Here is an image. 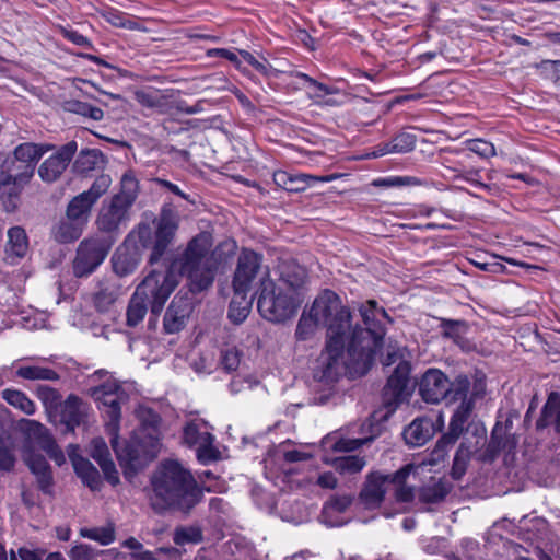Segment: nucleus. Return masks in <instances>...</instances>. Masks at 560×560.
<instances>
[{
    "mask_svg": "<svg viewBox=\"0 0 560 560\" xmlns=\"http://www.w3.org/2000/svg\"><path fill=\"white\" fill-rule=\"evenodd\" d=\"M90 456L100 465L105 479L112 486L119 483L118 471L110 457L108 446L103 438H94L91 441Z\"/></svg>",
    "mask_w": 560,
    "mask_h": 560,
    "instance_id": "nucleus-22",
    "label": "nucleus"
},
{
    "mask_svg": "<svg viewBox=\"0 0 560 560\" xmlns=\"http://www.w3.org/2000/svg\"><path fill=\"white\" fill-rule=\"evenodd\" d=\"M144 217L152 219L154 226V231L142 242V248L150 250L148 265L153 267L163 261L165 269H152L142 279V317L147 303L152 315H159L183 279H186L188 292H207L213 285L218 271L215 260L209 255L208 238L202 234L194 236L184 248L179 247L165 257L178 230V217L171 206L164 205L159 217H154L152 212L144 213Z\"/></svg>",
    "mask_w": 560,
    "mask_h": 560,
    "instance_id": "nucleus-2",
    "label": "nucleus"
},
{
    "mask_svg": "<svg viewBox=\"0 0 560 560\" xmlns=\"http://www.w3.org/2000/svg\"><path fill=\"white\" fill-rule=\"evenodd\" d=\"M233 291L234 295L229 305L228 317L232 323L238 325L247 318L254 298L257 295L255 293L254 295L248 296V292H238V290Z\"/></svg>",
    "mask_w": 560,
    "mask_h": 560,
    "instance_id": "nucleus-31",
    "label": "nucleus"
},
{
    "mask_svg": "<svg viewBox=\"0 0 560 560\" xmlns=\"http://www.w3.org/2000/svg\"><path fill=\"white\" fill-rule=\"evenodd\" d=\"M102 552L88 544H79L72 547L68 555L71 560H95Z\"/></svg>",
    "mask_w": 560,
    "mask_h": 560,
    "instance_id": "nucleus-49",
    "label": "nucleus"
},
{
    "mask_svg": "<svg viewBox=\"0 0 560 560\" xmlns=\"http://www.w3.org/2000/svg\"><path fill=\"white\" fill-rule=\"evenodd\" d=\"M411 365L408 361L400 360L393 373L388 376L382 392V401L387 412L392 413L410 395Z\"/></svg>",
    "mask_w": 560,
    "mask_h": 560,
    "instance_id": "nucleus-12",
    "label": "nucleus"
},
{
    "mask_svg": "<svg viewBox=\"0 0 560 560\" xmlns=\"http://www.w3.org/2000/svg\"><path fill=\"white\" fill-rule=\"evenodd\" d=\"M80 535L83 538H89L98 541L103 546H107L115 540V527L108 524L103 527L82 528Z\"/></svg>",
    "mask_w": 560,
    "mask_h": 560,
    "instance_id": "nucleus-43",
    "label": "nucleus"
},
{
    "mask_svg": "<svg viewBox=\"0 0 560 560\" xmlns=\"http://www.w3.org/2000/svg\"><path fill=\"white\" fill-rule=\"evenodd\" d=\"M78 150L75 141L61 145L54 154L46 159L38 167V176L45 183H55L65 173Z\"/></svg>",
    "mask_w": 560,
    "mask_h": 560,
    "instance_id": "nucleus-15",
    "label": "nucleus"
},
{
    "mask_svg": "<svg viewBox=\"0 0 560 560\" xmlns=\"http://www.w3.org/2000/svg\"><path fill=\"white\" fill-rule=\"evenodd\" d=\"M166 98L159 92H142V107L163 113L166 107Z\"/></svg>",
    "mask_w": 560,
    "mask_h": 560,
    "instance_id": "nucleus-51",
    "label": "nucleus"
},
{
    "mask_svg": "<svg viewBox=\"0 0 560 560\" xmlns=\"http://www.w3.org/2000/svg\"><path fill=\"white\" fill-rule=\"evenodd\" d=\"M214 436L209 432H203L202 442L197 448V459L203 465L217 462L221 457V453L213 446Z\"/></svg>",
    "mask_w": 560,
    "mask_h": 560,
    "instance_id": "nucleus-41",
    "label": "nucleus"
},
{
    "mask_svg": "<svg viewBox=\"0 0 560 560\" xmlns=\"http://www.w3.org/2000/svg\"><path fill=\"white\" fill-rule=\"evenodd\" d=\"M194 310L189 298L175 295L163 317V331L177 334L186 327L187 320Z\"/></svg>",
    "mask_w": 560,
    "mask_h": 560,
    "instance_id": "nucleus-17",
    "label": "nucleus"
},
{
    "mask_svg": "<svg viewBox=\"0 0 560 560\" xmlns=\"http://www.w3.org/2000/svg\"><path fill=\"white\" fill-rule=\"evenodd\" d=\"M22 457L25 465L35 476L38 488L44 493H51L54 478L51 467L46 458L40 454H36L30 446L23 447Z\"/></svg>",
    "mask_w": 560,
    "mask_h": 560,
    "instance_id": "nucleus-19",
    "label": "nucleus"
},
{
    "mask_svg": "<svg viewBox=\"0 0 560 560\" xmlns=\"http://www.w3.org/2000/svg\"><path fill=\"white\" fill-rule=\"evenodd\" d=\"M210 491L177 459H162L149 477V504L159 514L189 515Z\"/></svg>",
    "mask_w": 560,
    "mask_h": 560,
    "instance_id": "nucleus-3",
    "label": "nucleus"
},
{
    "mask_svg": "<svg viewBox=\"0 0 560 560\" xmlns=\"http://www.w3.org/2000/svg\"><path fill=\"white\" fill-rule=\"evenodd\" d=\"M337 478L334 472H324L318 477L317 483L325 489H335L337 487Z\"/></svg>",
    "mask_w": 560,
    "mask_h": 560,
    "instance_id": "nucleus-63",
    "label": "nucleus"
},
{
    "mask_svg": "<svg viewBox=\"0 0 560 560\" xmlns=\"http://www.w3.org/2000/svg\"><path fill=\"white\" fill-rule=\"evenodd\" d=\"M352 495H336L328 501L322 511L320 518L324 524L330 527L341 526L345 523L332 518L334 513H343L352 503Z\"/></svg>",
    "mask_w": 560,
    "mask_h": 560,
    "instance_id": "nucleus-33",
    "label": "nucleus"
},
{
    "mask_svg": "<svg viewBox=\"0 0 560 560\" xmlns=\"http://www.w3.org/2000/svg\"><path fill=\"white\" fill-rule=\"evenodd\" d=\"M77 446L70 445L69 458L72 463L75 474L92 491L100 490L102 487V480L98 470L89 459L77 454L74 452Z\"/></svg>",
    "mask_w": 560,
    "mask_h": 560,
    "instance_id": "nucleus-23",
    "label": "nucleus"
},
{
    "mask_svg": "<svg viewBox=\"0 0 560 560\" xmlns=\"http://www.w3.org/2000/svg\"><path fill=\"white\" fill-rule=\"evenodd\" d=\"M112 178L107 174H102L93 182L89 190L81 192L93 205L101 198L109 188Z\"/></svg>",
    "mask_w": 560,
    "mask_h": 560,
    "instance_id": "nucleus-45",
    "label": "nucleus"
},
{
    "mask_svg": "<svg viewBox=\"0 0 560 560\" xmlns=\"http://www.w3.org/2000/svg\"><path fill=\"white\" fill-rule=\"evenodd\" d=\"M102 161L103 154L101 151L95 149L82 150L77 156L72 167L75 173L85 174L95 170Z\"/></svg>",
    "mask_w": 560,
    "mask_h": 560,
    "instance_id": "nucleus-39",
    "label": "nucleus"
},
{
    "mask_svg": "<svg viewBox=\"0 0 560 560\" xmlns=\"http://www.w3.org/2000/svg\"><path fill=\"white\" fill-rule=\"evenodd\" d=\"M108 21L115 26L126 27L129 30H133L137 25V22L130 20V18L127 15L113 14Z\"/></svg>",
    "mask_w": 560,
    "mask_h": 560,
    "instance_id": "nucleus-62",
    "label": "nucleus"
},
{
    "mask_svg": "<svg viewBox=\"0 0 560 560\" xmlns=\"http://www.w3.org/2000/svg\"><path fill=\"white\" fill-rule=\"evenodd\" d=\"M203 433L199 432L198 425L194 422H189L183 430V440L188 446L201 444Z\"/></svg>",
    "mask_w": 560,
    "mask_h": 560,
    "instance_id": "nucleus-57",
    "label": "nucleus"
},
{
    "mask_svg": "<svg viewBox=\"0 0 560 560\" xmlns=\"http://www.w3.org/2000/svg\"><path fill=\"white\" fill-rule=\"evenodd\" d=\"M552 427L555 432L560 435V393L551 392L544 404L539 418L536 420L535 430L541 432Z\"/></svg>",
    "mask_w": 560,
    "mask_h": 560,
    "instance_id": "nucleus-24",
    "label": "nucleus"
},
{
    "mask_svg": "<svg viewBox=\"0 0 560 560\" xmlns=\"http://www.w3.org/2000/svg\"><path fill=\"white\" fill-rule=\"evenodd\" d=\"M416 472L417 467L413 464H407L393 474L371 472L359 498L366 509L378 508L384 501L388 486H392L395 500L409 503L415 499V487L408 485V479Z\"/></svg>",
    "mask_w": 560,
    "mask_h": 560,
    "instance_id": "nucleus-5",
    "label": "nucleus"
},
{
    "mask_svg": "<svg viewBox=\"0 0 560 560\" xmlns=\"http://www.w3.org/2000/svg\"><path fill=\"white\" fill-rule=\"evenodd\" d=\"M114 241L109 237L95 235L80 242L72 262L77 278L93 273L107 257Z\"/></svg>",
    "mask_w": 560,
    "mask_h": 560,
    "instance_id": "nucleus-9",
    "label": "nucleus"
},
{
    "mask_svg": "<svg viewBox=\"0 0 560 560\" xmlns=\"http://www.w3.org/2000/svg\"><path fill=\"white\" fill-rule=\"evenodd\" d=\"M119 295L118 284L110 281H102L94 293V305L100 312H106L115 303Z\"/></svg>",
    "mask_w": 560,
    "mask_h": 560,
    "instance_id": "nucleus-35",
    "label": "nucleus"
},
{
    "mask_svg": "<svg viewBox=\"0 0 560 560\" xmlns=\"http://www.w3.org/2000/svg\"><path fill=\"white\" fill-rule=\"evenodd\" d=\"M334 177L335 176L291 174L285 171H276L273 173L275 184L289 192L303 191L307 187L314 186L318 182H330Z\"/></svg>",
    "mask_w": 560,
    "mask_h": 560,
    "instance_id": "nucleus-21",
    "label": "nucleus"
},
{
    "mask_svg": "<svg viewBox=\"0 0 560 560\" xmlns=\"http://www.w3.org/2000/svg\"><path fill=\"white\" fill-rule=\"evenodd\" d=\"M365 459L357 455H348L338 459L337 468L341 472L357 474L365 466Z\"/></svg>",
    "mask_w": 560,
    "mask_h": 560,
    "instance_id": "nucleus-47",
    "label": "nucleus"
},
{
    "mask_svg": "<svg viewBox=\"0 0 560 560\" xmlns=\"http://www.w3.org/2000/svg\"><path fill=\"white\" fill-rule=\"evenodd\" d=\"M142 464L155 459L162 448L161 423L159 413L142 405Z\"/></svg>",
    "mask_w": 560,
    "mask_h": 560,
    "instance_id": "nucleus-14",
    "label": "nucleus"
},
{
    "mask_svg": "<svg viewBox=\"0 0 560 560\" xmlns=\"http://www.w3.org/2000/svg\"><path fill=\"white\" fill-rule=\"evenodd\" d=\"M28 249V242L25 230L21 226H13L8 231V245L7 250L22 258L26 255Z\"/></svg>",
    "mask_w": 560,
    "mask_h": 560,
    "instance_id": "nucleus-38",
    "label": "nucleus"
},
{
    "mask_svg": "<svg viewBox=\"0 0 560 560\" xmlns=\"http://www.w3.org/2000/svg\"><path fill=\"white\" fill-rule=\"evenodd\" d=\"M73 110L94 120H101L104 116V113L101 108L82 102L75 103Z\"/></svg>",
    "mask_w": 560,
    "mask_h": 560,
    "instance_id": "nucleus-58",
    "label": "nucleus"
},
{
    "mask_svg": "<svg viewBox=\"0 0 560 560\" xmlns=\"http://www.w3.org/2000/svg\"><path fill=\"white\" fill-rule=\"evenodd\" d=\"M208 56H210V57L219 56V57L225 58L229 61H231L236 67V69L242 70V62H241L237 54L230 49H225V48L210 49V50H208Z\"/></svg>",
    "mask_w": 560,
    "mask_h": 560,
    "instance_id": "nucleus-59",
    "label": "nucleus"
},
{
    "mask_svg": "<svg viewBox=\"0 0 560 560\" xmlns=\"http://www.w3.org/2000/svg\"><path fill=\"white\" fill-rule=\"evenodd\" d=\"M470 388V381L467 375L458 374L453 381L448 378V386H446L447 395L445 401L447 404L462 402H474L472 398L468 399V393Z\"/></svg>",
    "mask_w": 560,
    "mask_h": 560,
    "instance_id": "nucleus-34",
    "label": "nucleus"
},
{
    "mask_svg": "<svg viewBox=\"0 0 560 560\" xmlns=\"http://www.w3.org/2000/svg\"><path fill=\"white\" fill-rule=\"evenodd\" d=\"M93 203L82 194H79L69 202L66 215L86 224Z\"/></svg>",
    "mask_w": 560,
    "mask_h": 560,
    "instance_id": "nucleus-40",
    "label": "nucleus"
},
{
    "mask_svg": "<svg viewBox=\"0 0 560 560\" xmlns=\"http://www.w3.org/2000/svg\"><path fill=\"white\" fill-rule=\"evenodd\" d=\"M448 377L439 369H429L419 382V394L425 402L439 404L447 395Z\"/></svg>",
    "mask_w": 560,
    "mask_h": 560,
    "instance_id": "nucleus-18",
    "label": "nucleus"
},
{
    "mask_svg": "<svg viewBox=\"0 0 560 560\" xmlns=\"http://www.w3.org/2000/svg\"><path fill=\"white\" fill-rule=\"evenodd\" d=\"M467 149L477 155L489 159L495 155V148L491 142L483 139H470L466 141Z\"/></svg>",
    "mask_w": 560,
    "mask_h": 560,
    "instance_id": "nucleus-48",
    "label": "nucleus"
},
{
    "mask_svg": "<svg viewBox=\"0 0 560 560\" xmlns=\"http://www.w3.org/2000/svg\"><path fill=\"white\" fill-rule=\"evenodd\" d=\"M90 393L107 419L106 425L114 435L110 443L124 477L133 483L138 480L140 470V438L132 433L128 440L119 443L117 436L121 406L128 401V395L116 381H107L100 386L92 387Z\"/></svg>",
    "mask_w": 560,
    "mask_h": 560,
    "instance_id": "nucleus-4",
    "label": "nucleus"
},
{
    "mask_svg": "<svg viewBox=\"0 0 560 560\" xmlns=\"http://www.w3.org/2000/svg\"><path fill=\"white\" fill-rule=\"evenodd\" d=\"M296 77L300 78L301 80L307 82L310 84V86H313L316 90L320 91L322 92L320 95H328V94L332 93V91L326 84H323V83L316 81L315 79L311 78L310 75H307L305 73L299 72L296 74Z\"/></svg>",
    "mask_w": 560,
    "mask_h": 560,
    "instance_id": "nucleus-61",
    "label": "nucleus"
},
{
    "mask_svg": "<svg viewBox=\"0 0 560 560\" xmlns=\"http://www.w3.org/2000/svg\"><path fill=\"white\" fill-rule=\"evenodd\" d=\"M342 374H346L348 375L350 378H352L349 373H347L345 370H342L341 374L334 381L331 382H324V381H318L316 380L314 376H313V381L315 383L319 385H323L325 386V389L322 392V393H315L314 397H313V402L315 405H325L329 398L331 397L332 395V385L338 381V378L342 375Z\"/></svg>",
    "mask_w": 560,
    "mask_h": 560,
    "instance_id": "nucleus-53",
    "label": "nucleus"
},
{
    "mask_svg": "<svg viewBox=\"0 0 560 560\" xmlns=\"http://www.w3.org/2000/svg\"><path fill=\"white\" fill-rule=\"evenodd\" d=\"M242 352L236 348H229L222 352L221 364L228 372L235 371L241 362Z\"/></svg>",
    "mask_w": 560,
    "mask_h": 560,
    "instance_id": "nucleus-54",
    "label": "nucleus"
},
{
    "mask_svg": "<svg viewBox=\"0 0 560 560\" xmlns=\"http://www.w3.org/2000/svg\"><path fill=\"white\" fill-rule=\"evenodd\" d=\"M2 397L9 405L20 409L26 415H33L35 412L34 402L21 390L4 389Z\"/></svg>",
    "mask_w": 560,
    "mask_h": 560,
    "instance_id": "nucleus-42",
    "label": "nucleus"
},
{
    "mask_svg": "<svg viewBox=\"0 0 560 560\" xmlns=\"http://www.w3.org/2000/svg\"><path fill=\"white\" fill-rule=\"evenodd\" d=\"M319 324L320 323L312 316L310 312L307 315L303 312L295 330L296 339L301 341L311 339L315 335Z\"/></svg>",
    "mask_w": 560,
    "mask_h": 560,
    "instance_id": "nucleus-44",
    "label": "nucleus"
},
{
    "mask_svg": "<svg viewBox=\"0 0 560 560\" xmlns=\"http://www.w3.org/2000/svg\"><path fill=\"white\" fill-rule=\"evenodd\" d=\"M472 409L474 402H462L458 405L451 418L448 431L438 440L432 451L433 460H443L447 451L457 442L464 432L471 434L476 439L475 443H486V427L479 421L470 420Z\"/></svg>",
    "mask_w": 560,
    "mask_h": 560,
    "instance_id": "nucleus-6",
    "label": "nucleus"
},
{
    "mask_svg": "<svg viewBox=\"0 0 560 560\" xmlns=\"http://www.w3.org/2000/svg\"><path fill=\"white\" fill-rule=\"evenodd\" d=\"M434 434L433 421L429 418L415 419L402 432L405 442L410 446H422Z\"/></svg>",
    "mask_w": 560,
    "mask_h": 560,
    "instance_id": "nucleus-25",
    "label": "nucleus"
},
{
    "mask_svg": "<svg viewBox=\"0 0 560 560\" xmlns=\"http://www.w3.org/2000/svg\"><path fill=\"white\" fill-rule=\"evenodd\" d=\"M363 326L352 325L351 313L337 293L324 290L313 302L310 313L327 328L324 351L316 360L314 377L331 382L345 370L351 377H361L371 369L383 347L387 314L374 300L360 307Z\"/></svg>",
    "mask_w": 560,
    "mask_h": 560,
    "instance_id": "nucleus-1",
    "label": "nucleus"
},
{
    "mask_svg": "<svg viewBox=\"0 0 560 560\" xmlns=\"http://www.w3.org/2000/svg\"><path fill=\"white\" fill-rule=\"evenodd\" d=\"M140 284L135 288V292L130 299L127 310V325L136 327L140 323Z\"/></svg>",
    "mask_w": 560,
    "mask_h": 560,
    "instance_id": "nucleus-50",
    "label": "nucleus"
},
{
    "mask_svg": "<svg viewBox=\"0 0 560 560\" xmlns=\"http://www.w3.org/2000/svg\"><path fill=\"white\" fill-rule=\"evenodd\" d=\"M38 398L46 407H54L58 404L60 395L58 392L49 386L39 385L36 389Z\"/></svg>",
    "mask_w": 560,
    "mask_h": 560,
    "instance_id": "nucleus-56",
    "label": "nucleus"
},
{
    "mask_svg": "<svg viewBox=\"0 0 560 560\" xmlns=\"http://www.w3.org/2000/svg\"><path fill=\"white\" fill-rule=\"evenodd\" d=\"M140 224L136 225L116 249L112 261L115 273L120 277L132 273L140 260Z\"/></svg>",
    "mask_w": 560,
    "mask_h": 560,
    "instance_id": "nucleus-13",
    "label": "nucleus"
},
{
    "mask_svg": "<svg viewBox=\"0 0 560 560\" xmlns=\"http://www.w3.org/2000/svg\"><path fill=\"white\" fill-rule=\"evenodd\" d=\"M14 173L10 171V165L0 160V189L10 185L14 186Z\"/></svg>",
    "mask_w": 560,
    "mask_h": 560,
    "instance_id": "nucleus-60",
    "label": "nucleus"
},
{
    "mask_svg": "<svg viewBox=\"0 0 560 560\" xmlns=\"http://www.w3.org/2000/svg\"><path fill=\"white\" fill-rule=\"evenodd\" d=\"M417 138L412 133L401 132L392 139V150L394 153H407L415 149Z\"/></svg>",
    "mask_w": 560,
    "mask_h": 560,
    "instance_id": "nucleus-46",
    "label": "nucleus"
},
{
    "mask_svg": "<svg viewBox=\"0 0 560 560\" xmlns=\"http://www.w3.org/2000/svg\"><path fill=\"white\" fill-rule=\"evenodd\" d=\"M256 279L259 281V287H261L265 279H270L269 269L262 267V255L252 249H243L238 255L234 271L233 290L249 292Z\"/></svg>",
    "mask_w": 560,
    "mask_h": 560,
    "instance_id": "nucleus-11",
    "label": "nucleus"
},
{
    "mask_svg": "<svg viewBox=\"0 0 560 560\" xmlns=\"http://www.w3.org/2000/svg\"><path fill=\"white\" fill-rule=\"evenodd\" d=\"M453 490V485L445 479L433 480L422 486L418 491V499L421 503L439 504L443 502Z\"/></svg>",
    "mask_w": 560,
    "mask_h": 560,
    "instance_id": "nucleus-29",
    "label": "nucleus"
},
{
    "mask_svg": "<svg viewBox=\"0 0 560 560\" xmlns=\"http://www.w3.org/2000/svg\"><path fill=\"white\" fill-rule=\"evenodd\" d=\"M15 373L19 377L27 381H58L60 378L55 370L40 365H22Z\"/></svg>",
    "mask_w": 560,
    "mask_h": 560,
    "instance_id": "nucleus-37",
    "label": "nucleus"
},
{
    "mask_svg": "<svg viewBox=\"0 0 560 560\" xmlns=\"http://www.w3.org/2000/svg\"><path fill=\"white\" fill-rule=\"evenodd\" d=\"M138 191L139 183L133 173H125L120 180V191L100 210L96 223L102 232L112 233L129 220L130 208L138 197Z\"/></svg>",
    "mask_w": 560,
    "mask_h": 560,
    "instance_id": "nucleus-7",
    "label": "nucleus"
},
{
    "mask_svg": "<svg viewBox=\"0 0 560 560\" xmlns=\"http://www.w3.org/2000/svg\"><path fill=\"white\" fill-rule=\"evenodd\" d=\"M441 327L443 329V337L452 339L453 342L462 349V351L468 353L476 350V345L466 337L468 331V325L466 322L443 319Z\"/></svg>",
    "mask_w": 560,
    "mask_h": 560,
    "instance_id": "nucleus-26",
    "label": "nucleus"
},
{
    "mask_svg": "<svg viewBox=\"0 0 560 560\" xmlns=\"http://www.w3.org/2000/svg\"><path fill=\"white\" fill-rule=\"evenodd\" d=\"M517 443L516 434L502 431L501 421H497L492 429L490 441L483 453L480 454L479 459L483 463H492L501 452H513Z\"/></svg>",
    "mask_w": 560,
    "mask_h": 560,
    "instance_id": "nucleus-20",
    "label": "nucleus"
},
{
    "mask_svg": "<svg viewBox=\"0 0 560 560\" xmlns=\"http://www.w3.org/2000/svg\"><path fill=\"white\" fill-rule=\"evenodd\" d=\"M86 416V405L75 395H69L60 411L61 422L68 430H74Z\"/></svg>",
    "mask_w": 560,
    "mask_h": 560,
    "instance_id": "nucleus-27",
    "label": "nucleus"
},
{
    "mask_svg": "<svg viewBox=\"0 0 560 560\" xmlns=\"http://www.w3.org/2000/svg\"><path fill=\"white\" fill-rule=\"evenodd\" d=\"M150 182L167 188L170 191L182 197L183 199H187V195L185 192H183L177 185H175L166 179L151 178Z\"/></svg>",
    "mask_w": 560,
    "mask_h": 560,
    "instance_id": "nucleus-64",
    "label": "nucleus"
},
{
    "mask_svg": "<svg viewBox=\"0 0 560 560\" xmlns=\"http://www.w3.org/2000/svg\"><path fill=\"white\" fill-rule=\"evenodd\" d=\"M203 540V532L199 525H179L174 528L173 541L177 546L187 544H200Z\"/></svg>",
    "mask_w": 560,
    "mask_h": 560,
    "instance_id": "nucleus-36",
    "label": "nucleus"
},
{
    "mask_svg": "<svg viewBox=\"0 0 560 560\" xmlns=\"http://www.w3.org/2000/svg\"><path fill=\"white\" fill-rule=\"evenodd\" d=\"M16 458L2 439H0V471H11L15 466Z\"/></svg>",
    "mask_w": 560,
    "mask_h": 560,
    "instance_id": "nucleus-55",
    "label": "nucleus"
},
{
    "mask_svg": "<svg viewBox=\"0 0 560 560\" xmlns=\"http://www.w3.org/2000/svg\"><path fill=\"white\" fill-rule=\"evenodd\" d=\"M280 280L290 289H300L306 279V270L294 259H283L278 265Z\"/></svg>",
    "mask_w": 560,
    "mask_h": 560,
    "instance_id": "nucleus-30",
    "label": "nucleus"
},
{
    "mask_svg": "<svg viewBox=\"0 0 560 560\" xmlns=\"http://www.w3.org/2000/svg\"><path fill=\"white\" fill-rule=\"evenodd\" d=\"M446 170L454 174L452 177L454 180L462 179V180L470 183L475 187L488 189V185L481 183L480 180H478L476 178L477 176H479V173H480L479 170H470L465 173H462L459 168H455V167L447 166Z\"/></svg>",
    "mask_w": 560,
    "mask_h": 560,
    "instance_id": "nucleus-52",
    "label": "nucleus"
},
{
    "mask_svg": "<svg viewBox=\"0 0 560 560\" xmlns=\"http://www.w3.org/2000/svg\"><path fill=\"white\" fill-rule=\"evenodd\" d=\"M256 295L257 308L267 320L283 323L291 318L298 310V304L292 296L281 292L276 293V284L271 279L262 281Z\"/></svg>",
    "mask_w": 560,
    "mask_h": 560,
    "instance_id": "nucleus-8",
    "label": "nucleus"
},
{
    "mask_svg": "<svg viewBox=\"0 0 560 560\" xmlns=\"http://www.w3.org/2000/svg\"><path fill=\"white\" fill-rule=\"evenodd\" d=\"M84 226V223L66 215L55 225L52 234L58 243L67 244L78 240L83 233Z\"/></svg>",
    "mask_w": 560,
    "mask_h": 560,
    "instance_id": "nucleus-32",
    "label": "nucleus"
},
{
    "mask_svg": "<svg viewBox=\"0 0 560 560\" xmlns=\"http://www.w3.org/2000/svg\"><path fill=\"white\" fill-rule=\"evenodd\" d=\"M26 424L27 443L24 446H30L32 448V444H35L58 466L62 465L66 462L63 452L56 444V441L49 433L48 429L34 420H27Z\"/></svg>",
    "mask_w": 560,
    "mask_h": 560,
    "instance_id": "nucleus-16",
    "label": "nucleus"
},
{
    "mask_svg": "<svg viewBox=\"0 0 560 560\" xmlns=\"http://www.w3.org/2000/svg\"><path fill=\"white\" fill-rule=\"evenodd\" d=\"M482 445L483 444L471 443L468 439H465L459 444L450 471V475L454 480H460L463 478L466 474L471 455L477 453Z\"/></svg>",
    "mask_w": 560,
    "mask_h": 560,
    "instance_id": "nucleus-28",
    "label": "nucleus"
},
{
    "mask_svg": "<svg viewBox=\"0 0 560 560\" xmlns=\"http://www.w3.org/2000/svg\"><path fill=\"white\" fill-rule=\"evenodd\" d=\"M55 150L54 144L24 142L14 149V158L5 160L10 171L14 173V187L22 186L32 178L35 165L48 151Z\"/></svg>",
    "mask_w": 560,
    "mask_h": 560,
    "instance_id": "nucleus-10",
    "label": "nucleus"
}]
</instances>
